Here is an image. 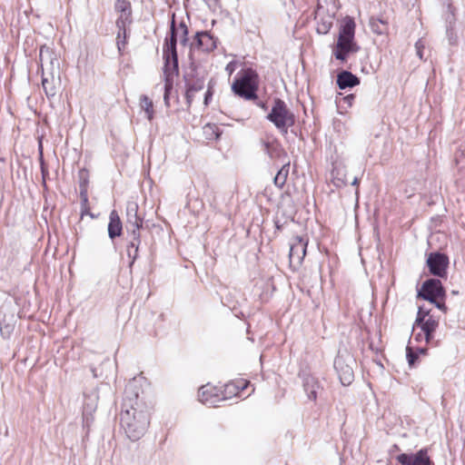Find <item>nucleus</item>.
<instances>
[{
  "mask_svg": "<svg viewBox=\"0 0 465 465\" xmlns=\"http://www.w3.org/2000/svg\"><path fill=\"white\" fill-rule=\"evenodd\" d=\"M138 204L135 202H128L126 205V227L127 231H140L143 226V219L138 216Z\"/></svg>",
  "mask_w": 465,
  "mask_h": 465,
  "instance_id": "16",
  "label": "nucleus"
},
{
  "mask_svg": "<svg viewBox=\"0 0 465 465\" xmlns=\"http://www.w3.org/2000/svg\"><path fill=\"white\" fill-rule=\"evenodd\" d=\"M122 222L120 217L115 210H113L109 215V223H108V235L111 239H114L117 236H120L122 233Z\"/></svg>",
  "mask_w": 465,
  "mask_h": 465,
  "instance_id": "20",
  "label": "nucleus"
},
{
  "mask_svg": "<svg viewBox=\"0 0 465 465\" xmlns=\"http://www.w3.org/2000/svg\"><path fill=\"white\" fill-rule=\"evenodd\" d=\"M42 74H60V62L56 54L48 46L43 45L39 54Z\"/></svg>",
  "mask_w": 465,
  "mask_h": 465,
  "instance_id": "8",
  "label": "nucleus"
},
{
  "mask_svg": "<svg viewBox=\"0 0 465 465\" xmlns=\"http://www.w3.org/2000/svg\"><path fill=\"white\" fill-rule=\"evenodd\" d=\"M216 47V42L207 32H198L194 41L191 44V49L202 52H211Z\"/></svg>",
  "mask_w": 465,
  "mask_h": 465,
  "instance_id": "14",
  "label": "nucleus"
},
{
  "mask_svg": "<svg viewBox=\"0 0 465 465\" xmlns=\"http://www.w3.org/2000/svg\"><path fill=\"white\" fill-rule=\"evenodd\" d=\"M360 83L358 77L352 74L351 72L343 71L337 76V84L340 89H346L348 87H353Z\"/></svg>",
  "mask_w": 465,
  "mask_h": 465,
  "instance_id": "22",
  "label": "nucleus"
},
{
  "mask_svg": "<svg viewBox=\"0 0 465 465\" xmlns=\"http://www.w3.org/2000/svg\"><path fill=\"white\" fill-rule=\"evenodd\" d=\"M303 388L307 393L308 398L310 400L315 401L317 399V393L321 389V385L315 377L307 375L303 380Z\"/></svg>",
  "mask_w": 465,
  "mask_h": 465,
  "instance_id": "21",
  "label": "nucleus"
},
{
  "mask_svg": "<svg viewBox=\"0 0 465 465\" xmlns=\"http://www.w3.org/2000/svg\"><path fill=\"white\" fill-rule=\"evenodd\" d=\"M115 10L120 12L121 15L116 21V25L119 29L117 35V46L119 51L124 46L126 39L125 26L127 22H130L131 5L126 0H117L114 5Z\"/></svg>",
  "mask_w": 465,
  "mask_h": 465,
  "instance_id": "6",
  "label": "nucleus"
},
{
  "mask_svg": "<svg viewBox=\"0 0 465 465\" xmlns=\"http://www.w3.org/2000/svg\"><path fill=\"white\" fill-rule=\"evenodd\" d=\"M248 385L249 382L243 380L227 383L224 388V396H226L227 398L229 397L227 395L231 394L238 396Z\"/></svg>",
  "mask_w": 465,
  "mask_h": 465,
  "instance_id": "24",
  "label": "nucleus"
},
{
  "mask_svg": "<svg viewBox=\"0 0 465 465\" xmlns=\"http://www.w3.org/2000/svg\"><path fill=\"white\" fill-rule=\"evenodd\" d=\"M232 91L239 96L252 100L256 98L257 74L252 69H245L238 74L232 85Z\"/></svg>",
  "mask_w": 465,
  "mask_h": 465,
  "instance_id": "4",
  "label": "nucleus"
},
{
  "mask_svg": "<svg viewBox=\"0 0 465 465\" xmlns=\"http://www.w3.org/2000/svg\"><path fill=\"white\" fill-rule=\"evenodd\" d=\"M407 357H408V359H409V362H410L411 364H412V363H413V361H414V359H415V356L411 353V350H409V349H408V354H407Z\"/></svg>",
  "mask_w": 465,
  "mask_h": 465,
  "instance_id": "34",
  "label": "nucleus"
},
{
  "mask_svg": "<svg viewBox=\"0 0 465 465\" xmlns=\"http://www.w3.org/2000/svg\"><path fill=\"white\" fill-rule=\"evenodd\" d=\"M267 119L283 134L288 133L289 127L294 124V115L287 108L286 104L281 99L274 101L271 113Z\"/></svg>",
  "mask_w": 465,
  "mask_h": 465,
  "instance_id": "5",
  "label": "nucleus"
},
{
  "mask_svg": "<svg viewBox=\"0 0 465 465\" xmlns=\"http://www.w3.org/2000/svg\"><path fill=\"white\" fill-rule=\"evenodd\" d=\"M60 82V74H52V73L50 74H42V87L48 98L54 97L56 94Z\"/></svg>",
  "mask_w": 465,
  "mask_h": 465,
  "instance_id": "17",
  "label": "nucleus"
},
{
  "mask_svg": "<svg viewBox=\"0 0 465 465\" xmlns=\"http://www.w3.org/2000/svg\"><path fill=\"white\" fill-rule=\"evenodd\" d=\"M317 27L316 30L321 35L327 34L332 26L333 19L331 15L320 17L319 14L316 15Z\"/></svg>",
  "mask_w": 465,
  "mask_h": 465,
  "instance_id": "25",
  "label": "nucleus"
},
{
  "mask_svg": "<svg viewBox=\"0 0 465 465\" xmlns=\"http://www.w3.org/2000/svg\"><path fill=\"white\" fill-rule=\"evenodd\" d=\"M355 26V22L351 17H346L342 21L333 52L337 60L345 61L351 54L359 51V46L354 41Z\"/></svg>",
  "mask_w": 465,
  "mask_h": 465,
  "instance_id": "3",
  "label": "nucleus"
},
{
  "mask_svg": "<svg viewBox=\"0 0 465 465\" xmlns=\"http://www.w3.org/2000/svg\"><path fill=\"white\" fill-rule=\"evenodd\" d=\"M12 330H13V327L11 325H9V324L3 325L2 322H0V331H1L2 336L9 337Z\"/></svg>",
  "mask_w": 465,
  "mask_h": 465,
  "instance_id": "30",
  "label": "nucleus"
},
{
  "mask_svg": "<svg viewBox=\"0 0 465 465\" xmlns=\"http://www.w3.org/2000/svg\"><path fill=\"white\" fill-rule=\"evenodd\" d=\"M199 401L209 407H215L217 404L227 399L226 396H222L216 387L209 384L202 386L198 391Z\"/></svg>",
  "mask_w": 465,
  "mask_h": 465,
  "instance_id": "12",
  "label": "nucleus"
},
{
  "mask_svg": "<svg viewBox=\"0 0 465 465\" xmlns=\"http://www.w3.org/2000/svg\"><path fill=\"white\" fill-rule=\"evenodd\" d=\"M120 422L127 437L133 441L139 440L145 433L150 423L146 411H138L125 400L120 415Z\"/></svg>",
  "mask_w": 465,
  "mask_h": 465,
  "instance_id": "2",
  "label": "nucleus"
},
{
  "mask_svg": "<svg viewBox=\"0 0 465 465\" xmlns=\"http://www.w3.org/2000/svg\"><path fill=\"white\" fill-rule=\"evenodd\" d=\"M449 264L448 257L440 252H432L427 259V265L430 273L438 277H444Z\"/></svg>",
  "mask_w": 465,
  "mask_h": 465,
  "instance_id": "11",
  "label": "nucleus"
},
{
  "mask_svg": "<svg viewBox=\"0 0 465 465\" xmlns=\"http://www.w3.org/2000/svg\"><path fill=\"white\" fill-rule=\"evenodd\" d=\"M358 183H359V180H358V178H357V177H354V178H353V180H352V182H351V184H352V185H358Z\"/></svg>",
  "mask_w": 465,
  "mask_h": 465,
  "instance_id": "35",
  "label": "nucleus"
},
{
  "mask_svg": "<svg viewBox=\"0 0 465 465\" xmlns=\"http://www.w3.org/2000/svg\"><path fill=\"white\" fill-rule=\"evenodd\" d=\"M130 235V242L127 246V256L129 257L130 266L134 264L138 256V249L140 245V231L131 230L128 231Z\"/></svg>",
  "mask_w": 465,
  "mask_h": 465,
  "instance_id": "18",
  "label": "nucleus"
},
{
  "mask_svg": "<svg viewBox=\"0 0 465 465\" xmlns=\"http://www.w3.org/2000/svg\"><path fill=\"white\" fill-rule=\"evenodd\" d=\"M425 44L421 39H419L415 44L416 54L420 59H423L422 50L424 49Z\"/></svg>",
  "mask_w": 465,
  "mask_h": 465,
  "instance_id": "29",
  "label": "nucleus"
},
{
  "mask_svg": "<svg viewBox=\"0 0 465 465\" xmlns=\"http://www.w3.org/2000/svg\"><path fill=\"white\" fill-rule=\"evenodd\" d=\"M212 92L210 89L204 94V104L207 105L209 104V99L212 97Z\"/></svg>",
  "mask_w": 465,
  "mask_h": 465,
  "instance_id": "32",
  "label": "nucleus"
},
{
  "mask_svg": "<svg viewBox=\"0 0 465 465\" xmlns=\"http://www.w3.org/2000/svg\"><path fill=\"white\" fill-rule=\"evenodd\" d=\"M444 289L440 280L430 279L423 282L419 296L430 302H436L438 298H443Z\"/></svg>",
  "mask_w": 465,
  "mask_h": 465,
  "instance_id": "10",
  "label": "nucleus"
},
{
  "mask_svg": "<svg viewBox=\"0 0 465 465\" xmlns=\"http://www.w3.org/2000/svg\"><path fill=\"white\" fill-rule=\"evenodd\" d=\"M308 241L302 236H295L290 243V264L294 269L301 266L306 254Z\"/></svg>",
  "mask_w": 465,
  "mask_h": 465,
  "instance_id": "9",
  "label": "nucleus"
},
{
  "mask_svg": "<svg viewBox=\"0 0 465 465\" xmlns=\"http://www.w3.org/2000/svg\"><path fill=\"white\" fill-rule=\"evenodd\" d=\"M236 68V63L235 62H230L227 65L225 70L228 72V74L231 75Z\"/></svg>",
  "mask_w": 465,
  "mask_h": 465,
  "instance_id": "31",
  "label": "nucleus"
},
{
  "mask_svg": "<svg viewBox=\"0 0 465 465\" xmlns=\"http://www.w3.org/2000/svg\"><path fill=\"white\" fill-rule=\"evenodd\" d=\"M264 147H265V150H268V149H269V143H264Z\"/></svg>",
  "mask_w": 465,
  "mask_h": 465,
  "instance_id": "36",
  "label": "nucleus"
},
{
  "mask_svg": "<svg viewBox=\"0 0 465 465\" xmlns=\"http://www.w3.org/2000/svg\"><path fill=\"white\" fill-rule=\"evenodd\" d=\"M204 88V81L202 78L187 82L185 98L188 105L193 101L196 93L201 92Z\"/></svg>",
  "mask_w": 465,
  "mask_h": 465,
  "instance_id": "19",
  "label": "nucleus"
},
{
  "mask_svg": "<svg viewBox=\"0 0 465 465\" xmlns=\"http://www.w3.org/2000/svg\"><path fill=\"white\" fill-rule=\"evenodd\" d=\"M139 100L140 107L144 111L145 117L152 121L154 114L153 101L145 94L141 95Z\"/></svg>",
  "mask_w": 465,
  "mask_h": 465,
  "instance_id": "27",
  "label": "nucleus"
},
{
  "mask_svg": "<svg viewBox=\"0 0 465 465\" xmlns=\"http://www.w3.org/2000/svg\"><path fill=\"white\" fill-rule=\"evenodd\" d=\"M437 308H439L440 310L443 311V312H446V306L444 304V302H438L436 300V302H433Z\"/></svg>",
  "mask_w": 465,
  "mask_h": 465,
  "instance_id": "33",
  "label": "nucleus"
},
{
  "mask_svg": "<svg viewBox=\"0 0 465 465\" xmlns=\"http://www.w3.org/2000/svg\"><path fill=\"white\" fill-rule=\"evenodd\" d=\"M289 166L290 164H284L277 173V174L274 177V184L279 187L282 188L283 185L286 183L288 174H289Z\"/></svg>",
  "mask_w": 465,
  "mask_h": 465,
  "instance_id": "28",
  "label": "nucleus"
},
{
  "mask_svg": "<svg viewBox=\"0 0 465 465\" xmlns=\"http://www.w3.org/2000/svg\"><path fill=\"white\" fill-rule=\"evenodd\" d=\"M397 460L401 465H431V461L428 456L427 450L422 449L420 450L414 455H409L406 453L400 454L397 457Z\"/></svg>",
  "mask_w": 465,
  "mask_h": 465,
  "instance_id": "15",
  "label": "nucleus"
},
{
  "mask_svg": "<svg viewBox=\"0 0 465 465\" xmlns=\"http://www.w3.org/2000/svg\"><path fill=\"white\" fill-rule=\"evenodd\" d=\"M332 183L336 187H342L348 184L346 168L341 164L335 165L331 171Z\"/></svg>",
  "mask_w": 465,
  "mask_h": 465,
  "instance_id": "23",
  "label": "nucleus"
},
{
  "mask_svg": "<svg viewBox=\"0 0 465 465\" xmlns=\"http://www.w3.org/2000/svg\"><path fill=\"white\" fill-rule=\"evenodd\" d=\"M449 9H450V12H451V15H454V14H453V12H452V10H451V5H449Z\"/></svg>",
  "mask_w": 465,
  "mask_h": 465,
  "instance_id": "37",
  "label": "nucleus"
},
{
  "mask_svg": "<svg viewBox=\"0 0 465 465\" xmlns=\"http://www.w3.org/2000/svg\"><path fill=\"white\" fill-rule=\"evenodd\" d=\"M352 356L349 353H339L334 360V369L342 385H350L354 378L352 364H354Z\"/></svg>",
  "mask_w": 465,
  "mask_h": 465,
  "instance_id": "7",
  "label": "nucleus"
},
{
  "mask_svg": "<svg viewBox=\"0 0 465 465\" xmlns=\"http://www.w3.org/2000/svg\"><path fill=\"white\" fill-rule=\"evenodd\" d=\"M188 28L182 22L178 26L175 25L174 19L171 24L170 37L166 39L163 45V75H164V102L168 104L169 92L173 87V78L178 74V57L176 52V43L185 45L188 42Z\"/></svg>",
  "mask_w": 465,
  "mask_h": 465,
  "instance_id": "1",
  "label": "nucleus"
},
{
  "mask_svg": "<svg viewBox=\"0 0 465 465\" xmlns=\"http://www.w3.org/2000/svg\"><path fill=\"white\" fill-rule=\"evenodd\" d=\"M416 323L420 326L421 331L424 332L426 341L432 338V333L439 324L438 321L432 316L428 315V312H422L421 308L419 309Z\"/></svg>",
  "mask_w": 465,
  "mask_h": 465,
  "instance_id": "13",
  "label": "nucleus"
},
{
  "mask_svg": "<svg viewBox=\"0 0 465 465\" xmlns=\"http://www.w3.org/2000/svg\"><path fill=\"white\" fill-rule=\"evenodd\" d=\"M369 25L372 33L379 35L386 34L389 28L388 23L381 18L371 17Z\"/></svg>",
  "mask_w": 465,
  "mask_h": 465,
  "instance_id": "26",
  "label": "nucleus"
}]
</instances>
